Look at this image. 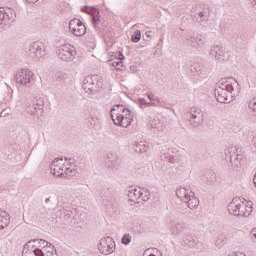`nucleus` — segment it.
<instances>
[{
	"label": "nucleus",
	"instance_id": "1",
	"mask_svg": "<svg viewBox=\"0 0 256 256\" xmlns=\"http://www.w3.org/2000/svg\"><path fill=\"white\" fill-rule=\"evenodd\" d=\"M45 107V100L42 97H34L26 107V113L32 117H41Z\"/></svg>",
	"mask_w": 256,
	"mask_h": 256
},
{
	"label": "nucleus",
	"instance_id": "2",
	"mask_svg": "<svg viewBox=\"0 0 256 256\" xmlns=\"http://www.w3.org/2000/svg\"><path fill=\"white\" fill-rule=\"evenodd\" d=\"M103 87L101 81H99V77L97 75L86 76L83 80L82 88L85 93H89L93 95L94 93H99V89Z\"/></svg>",
	"mask_w": 256,
	"mask_h": 256
},
{
	"label": "nucleus",
	"instance_id": "3",
	"mask_svg": "<svg viewBox=\"0 0 256 256\" xmlns=\"http://www.w3.org/2000/svg\"><path fill=\"white\" fill-rule=\"evenodd\" d=\"M232 84H227L224 87L215 88L214 93L216 100L219 103H231L233 96L231 95L234 91Z\"/></svg>",
	"mask_w": 256,
	"mask_h": 256
},
{
	"label": "nucleus",
	"instance_id": "4",
	"mask_svg": "<svg viewBox=\"0 0 256 256\" xmlns=\"http://www.w3.org/2000/svg\"><path fill=\"white\" fill-rule=\"evenodd\" d=\"M33 77L34 74L31 70L23 68L18 70L15 79L16 83H19V85H23L24 87H33V85H35V78Z\"/></svg>",
	"mask_w": 256,
	"mask_h": 256
},
{
	"label": "nucleus",
	"instance_id": "5",
	"mask_svg": "<svg viewBox=\"0 0 256 256\" xmlns=\"http://www.w3.org/2000/svg\"><path fill=\"white\" fill-rule=\"evenodd\" d=\"M56 54L58 59L61 61L69 62L75 59L77 52L75 51V47H73L71 44H64L58 47Z\"/></svg>",
	"mask_w": 256,
	"mask_h": 256
},
{
	"label": "nucleus",
	"instance_id": "6",
	"mask_svg": "<svg viewBox=\"0 0 256 256\" xmlns=\"http://www.w3.org/2000/svg\"><path fill=\"white\" fill-rule=\"evenodd\" d=\"M187 117L190 121L191 127L194 129L199 127V125L204 121L203 111L199 107L190 108V111L187 113Z\"/></svg>",
	"mask_w": 256,
	"mask_h": 256
},
{
	"label": "nucleus",
	"instance_id": "7",
	"mask_svg": "<svg viewBox=\"0 0 256 256\" xmlns=\"http://www.w3.org/2000/svg\"><path fill=\"white\" fill-rule=\"evenodd\" d=\"M228 212L235 217L245 215V204L241 201V198H233L228 204Z\"/></svg>",
	"mask_w": 256,
	"mask_h": 256
},
{
	"label": "nucleus",
	"instance_id": "8",
	"mask_svg": "<svg viewBox=\"0 0 256 256\" xmlns=\"http://www.w3.org/2000/svg\"><path fill=\"white\" fill-rule=\"evenodd\" d=\"M28 55L33 59H41V57H45V44L40 41L33 42L28 48Z\"/></svg>",
	"mask_w": 256,
	"mask_h": 256
},
{
	"label": "nucleus",
	"instance_id": "9",
	"mask_svg": "<svg viewBox=\"0 0 256 256\" xmlns=\"http://www.w3.org/2000/svg\"><path fill=\"white\" fill-rule=\"evenodd\" d=\"M69 30L75 35V37H83V35L87 33V27L85 26L83 21L78 18L70 20Z\"/></svg>",
	"mask_w": 256,
	"mask_h": 256
},
{
	"label": "nucleus",
	"instance_id": "10",
	"mask_svg": "<svg viewBox=\"0 0 256 256\" xmlns=\"http://www.w3.org/2000/svg\"><path fill=\"white\" fill-rule=\"evenodd\" d=\"M98 250L102 255H111L115 251V241L113 238H102L98 244Z\"/></svg>",
	"mask_w": 256,
	"mask_h": 256
},
{
	"label": "nucleus",
	"instance_id": "11",
	"mask_svg": "<svg viewBox=\"0 0 256 256\" xmlns=\"http://www.w3.org/2000/svg\"><path fill=\"white\" fill-rule=\"evenodd\" d=\"M209 57L214 59V61H219V63H225L227 61V57L225 56V49L223 46H213L210 49Z\"/></svg>",
	"mask_w": 256,
	"mask_h": 256
},
{
	"label": "nucleus",
	"instance_id": "12",
	"mask_svg": "<svg viewBox=\"0 0 256 256\" xmlns=\"http://www.w3.org/2000/svg\"><path fill=\"white\" fill-rule=\"evenodd\" d=\"M81 11L82 13H86V15H90L92 17L94 27L99 25V21H101V13L99 12V9L94 6H84Z\"/></svg>",
	"mask_w": 256,
	"mask_h": 256
},
{
	"label": "nucleus",
	"instance_id": "13",
	"mask_svg": "<svg viewBox=\"0 0 256 256\" xmlns=\"http://www.w3.org/2000/svg\"><path fill=\"white\" fill-rule=\"evenodd\" d=\"M185 41L188 43V45H191V47H201L205 44V37L199 34H197L196 36L187 34L185 36Z\"/></svg>",
	"mask_w": 256,
	"mask_h": 256
},
{
	"label": "nucleus",
	"instance_id": "14",
	"mask_svg": "<svg viewBox=\"0 0 256 256\" xmlns=\"http://www.w3.org/2000/svg\"><path fill=\"white\" fill-rule=\"evenodd\" d=\"M59 161L63 162V158H56L50 164V169L54 177H65L63 166H59Z\"/></svg>",
	"mask_w": 256,
	"mask_h": 256
},
{
	"label": "nucleus",
	"instance_id": "15",
	"mask_svg": "<svg viewBox=\"0 0 256 256\" xmlns=\"http://www.w3.org/2000/svg\"><path fill=\"white\" fill-rule=\"evenodd\" d=\"M105 165L108 169H119V166L121 165V161L119 160V156L116 153H110L108 154V157L106 158Z\"/></svg>",
	"mask_w": 256,
	"mask_h": 256
},
{
	"label": "nucleus",
	"instance_id": "16",
	"mask_svg": "<svg viewBox=\"0 0 256 256\" xmlns=\"http://www.w3.org/2000/svg\"><path fill=\"white\" fill-rule=\"evenodd\" d=\"M187 229V226H185V223L183 222H174L171 224L170 232L171 235L179 236L181 233H183Z\"/></svg>",
	"mask_w": 256,
	"mask_h": 256
},
{
	"label": "nucleus",
	"instance_id": "17",
	"mask_svg": "<svg viewBox=\"0 0 256 256\" xmlns=\"http://www.w3.org/2000/svg\"><path fill=\"white\" fill-rule=\"evenodd\" d=\"M29 247H35V245H33V241H28L23 248L22 251V256H40L38 255V251H41V249L36 248L34 250H30Z\"/></svg>",
	"mask_w": 256,
	"mask_h": 256
},
{
	"label": "nucleus",
	"instance_id": "18",
	"mask_svg": "<svg viewBox=\"0 0 256 256\" xmlns=\"http://www.w3.org/2000/svg\"><path fill=\"white\" fill-rule=\"evenodd\" d=\"M122 113H127L126 117L122 116V123L120 124V127H123L124 129H127L131 123H133V116L131 115V110L128 108H123Z\"/></svg>",
	"mask_w": 256,
	"mask_h": 256
},
{
	"label": "nucleus",
	"instance_id": "19",
	"mask_svg": "<svg viewBox=\"0 0 256 256\" xmlns=\"http://www.w3.org/2000/svg\"><path fill=\"white\" fill-rule=\"evenodd\" d=\"M191 194L184 201L185 205H187L188 209H197L199 207V198L195 197L194 192H190Z\"/></svg>",
	"mask_w": 256,
	"mask_h": 256
},
{
	"label": "nucleus",
	"instance_id": "20",
	"mask_svg": "<svg viewBox=\"0 0 256 256\" xmlns=\"http://www.w3.org/2000/svg\"><path fill=\"white\" fill-rule=\"evenodd\" d=\"M13 15L11 9H8V12H6L3 8H0V25H7L13 19Z\"/></svg>",
	"mask_w": 256,
	"mask_h": 256
},
{
	"label": "nucleus",
	"instance_id": "21",
	"mask_svg": "<svg viewBox=\"0 0 256 256\" xmlns=\"http://www.w3.org/2000/svg\"><path fill=\"white\" fill-rule=\"evenodd\" d=\"M11 223V217L7 211L0 212V229H5Z\"/></svg>",
	"mask_w": 256,
	"mask_h": 256
},
{
	"label": "nucleus",
	"instance_id": "22",
	"mask_svg": "<svg viewBox=\"0 0 256 256\" xmlns=\"http://www.w3.org/2000/svg\"><path fill=\"white\" fill-rule=\"evenodd\" d=\"M190 194L191 190L186 187H180L176 190V196L180 201H185Z\"/></svg>",
	"mask_w": 256,
	"mask_h": 256
},
{
	"label": "nucleus",
	"instance_id": "23",
	"mask_svg": "<svg viewBox=\"0 0 256 256\" xmlns=\"http://www.w3.org/2000/svg\"><path fill=\"white\" fill-rule=\"evenodd\" d=\"M128 198L129 201H135L136 199H141V195H143L141 193V188L137 189L135 187H132L129 191H128Z\"/></svg>",
	"mask_w": 256,
	"mask_h": 256
},
{
	"label": "nucleus",
	"instance_id": "24",
	"mask_svg": "<svg viewBox=\"0 0 256 256\" xmlns=\"http://www.w3.org/2000/svg\"><path fill=\"white\" fill-rule=\"evenodd\" d=\"M197 243H199V240H197V237L193 235H186L184 238V244L188 247H197Z\"/></svg>",
	"mask_w": 256,
	"mask_h": 256
},
{
	"label": "nucleus",
	"instance_id": "25",
	"mask_svg": "<svg viewBox=\"0 0 256 256\" xmlns=\"http://www.w3.org/2000/svg\"><path fill=\"white\" fill-rule=\"evenodd\" d=\"M147 149L148 147L144 144V142H135L133 146V150L135 151V153H147Z\"/></svg>",
	"mask_w": 256,
	"mask_h": 256
},
{
	"label": "nucleus",
	"instance_id": "26",
	"mask_svg": "<svg viewBox=\"0 0 256 256\" xmlns=\"http://www.w3.org/2000/svg\"><path fill=\"white\" fill-rule=\"evenodd\" d=\"M53 244L49 245V250L47 248H44L43 250H38V255L40 256H59L57 255V251L55 253L53 252Z\"/></svg>",
	"mask_w": 256,
	"mask_h": 256
},
{
	"label": "nucleus",
	"instance_id": "27",
	"mask_svg": "<svg viewBox=\"0 0 256 256\" xmlns=\"http://www.w3.org/2000/svg\"><path fill=\"white\" fill-rule=\"evenodd\" d=\"M30 241H32V243H37L38 247H42L41 251H43L45 248H47V251H49V246L51 245V243L43 239H34Z\"/></svg>",
	"mask_w": 256,
	"mask_h": 256
},
{
	"label": "nucleus",
	"instance_id": "28",
	"mask_svg": "<svg viewBox=\"0 0 256 256\" xmlns=\"http://www.w3.org/2000/svg\"><path fill=\"white\" fill-rule=\"evenodd\" d=\"M253 212V202L248 201L247 205L244 204V214H241L240 217H249Z\"/></svg>",
	"mask_w": 256,
	"mask_h": 256
},
{
	"label": "nucleus",
	"instance_id": "29",
	"mask_svg": "<svg viewBox=\"0 0 256 256\" xmlns=\"http://www.w3.org/2000/svg\"><path fill=\"white\" fill-rule=\"evenodd\" d=\"M123 107V104H117L115 105L114 108L111 109L110 111V117L115 125V122H116V118H117V111H119V109H121Z\"/></svg>",
	"mask_w": 256,
	"mask_h": 256
},
{
	"label": "nucleus",
	"instance_id": "30",
	"mask_svg": "<svg viewBox=\"0 0 256 256\" xmlns=\"http://www.w3.org/2000/svg\"><path fill=\"white\" fill-rule=\"evenodd\" d=\"M161 158L168 161V163H177L179 161V157L173 156L169 153H164L163 155H161Z\"/></svg>",
	"mask_w": 256,
	"mask_h": 256
},
{
	"label": "nucleus",
	"instance_id": "31",
	"mask_svg": "<svg viewBox=\"0 0 256 256\" xmlns=\"http://www.w3.org/2000/svg\"><path fill=\"white\" fill-rule=\"evenodd\" d=\"M140 193L142 194L140 195L142 201H149L151 199V192H149V189H140Z\"/></svg>",
	"mask_w": 256,
	"mask_h": 256
},
{
	"label": "nucleus",
	"instance_id": "32",
	"mask_svg": "<svg viewBox=\"0 0 256 256\" xmlns=\"http://www.w3.org/2000/svg\"><path fill=\"white\" fill-rule=\"evenodd\" d=\"M132 43H139L141 41V32L137 30L131 38Z\"/></svg>",
	"mask_w": 256,
	"mask_h": 256
},
{
	"label": "nucleus",
	"instance_id": "33",
	"mask_svg": "<svg viewBox=\"0 0 256 256\" xmlns=\"http://www.w3.org/2000/svg\"><path fill=\"white\" fill-rule=\"evenodd\" d=\"M190 71L191 73H199V71H201V65H199L197 62H194L190 65Z\"/></svg>",
	"mask_w": 256,
	"mask_h": 256
},
{
	"label": "nucleus",
	"instance_id": "34",
	"mask_svg": "<svg viewBox=\"0 0 256 256\" xmlns=\"http://www.w3.org/2000/svg\"><path fill=\"white\" fill-rule=\"evenodd\" d=\"M123 114L119 113V109L116 112V118H115V125H117V127H120L121 123H123Z\"/></svg>",
	"mask_w": 256,
	"mask_h": 256
},
{
	"label": "nucleus",
	"instance_id": "35",
	"mask_svg": "<svg viewBox=\"0 0 256 256\" xmlns=\"http://www.w3.org/2000/svg\"><path fill=\"white\" fill-rule=\"evenodd\" d=\"M112 67L117 69V71H123V62L121 60L120 61H114V62H112Z\"/></svg>",
	"mask_w": 256,
	"mask_h": 256
},
{
	"label": "nucleus",
	"instance_id": "36",
	"mask_svg": "<svg viewBox=\"0 0 256 256\" xmlns=\"http://www.w3.org/2000/svg\"><path fill=\"white\" fill-rule=\"evenodd\" d=\"M131 239L132 237L130 234H125L121 240L122 245H129V243H131Z\"/></svg>",
	"mask_w": 256,
	"mask_h": 256
},
{
	"label": "nucleus",
	"instance_id": "37",
	"mask_svg": "<svg viewBox=\"0 0 256 256\" xmlns=\"http://www.w3.org/2000/svg\"><path fill=\"white\" fill-rule=\"evenodd\" d=\"M67 77H68L67 74H65L63 72H58L55 75V78L57 79V81H61V82L65 81L67 79Z\"/></svg>",
	"mask_w": 256,
	"mask_h": 256
},
{
	"label": "nucleus",
	"instance_id": "38",
	"mask_svg": "<svg viewBox=\"0 0 256 256\" xmlns=\"http://www.w3.org/2000/svg\"><path fill=\"white\" fill-rule=\"evenodd\" d=\"M228 79H233V77L220 79L219 82L216 83V88L225 87Z\"/></svg>",
	"mask_w": 256,
	"mask_h": 256
},
{
	"label": "nucleus",
	"instance_id": "39",
	"mask_svg": "<svg viewBox=\"0 0 256 256\" xmlns=\"http://www.w3.org/2000/svg\"><path fill=\"white\" fill-rule=\"evenodd\" d=\"M146 97H148V99L150 101H155L156 103H161V99H159V97H155V94H153V93L146 94Z\"/></svg>",
	"mask_w": 256,
	"mask_h": 256
},
{
	"label": "nucleus",
	"instance_id": "40",
	"mask_svg": "<svg viewBox=\"0 0 256 256\" xmlns=\"http://www.w3.org/2000/svg\"><path fill=\"white\" fill-rule=\"evenodd\" d=\"M111 205H112V207H114V208L119 207V199H118V198L112 199V200H111Z\"/></svg>",
	"mask_w": 256,
	"mask_h": 256
},
{
	"label": "nucleus",
	"instance_id": "41",
	"mask_svg": "<svg viewBox=\"0 0 256 256\" xmlns=\"http://www.w3.org/2000/svg\"><path fill=\"white\" fill-rule=\"evenodd\" d=\"M146 107H159V104L157 102L150 100V102H147Z\"/></svg>",
	"mask_w": 256,
	"mask_h": 256
},
{
	"label": "nucleus",
	"instance_id": "42",
	"mask_svg": "<svg viewBox=\"0 0 256 256\" xmlns=\"http://www.w3.org/2000/svg\"><path fill=\"white\" fill-rule=\"evenodd\" d=\"M250 239L252 241H255L256 240V228L252 229L251 232H250Z\"/></svg>",
	"mask_w": 256,
	"mask_h": 256
},
{
	"label": "nucleus",
	"instance_id": "43",
	"mask_svg": "<svg viewBox=\"0 0 256 256\" xmlns=\"http://www.w3.org/2000/svg\"><path fill=\"white\" fill-rule=\"evenodd\" d=\"M138 103L147 107V100H145L144 98H138Z\"/></svg>",
	"mask_w": 256,
	"mask_h": 256
},
{
	"label": "nucleus",
	"instance_id": "44",
	"mask_svg": "<svg viewBox=\"0 0 256 256\" xmlns=\"http://www.w3.org/2000/svg\"><path fill=\"white\" fill-rule=\"evenodd\" d=\"M25 1H26V3H29L31 5H35V3H37V1H39V0H25Z\"/></svg>",
	"mask_w": 256,
	"mask_h": 256
},
{
	"label": "nucleus",
	"instance_id": "45",
	"mask_svg": "<svg viewBox=\"0 0 256 256\" xmlns=\"http://www.w3.org/2000/svg\"><path fill=\"white\" fill-rule=\"evenodd\" d=\"M205 13V11L198 12V16L200 17V19H203V17H205Z\"/></svg>",
	"mask_w": 256,
	"mask_h": 256
},
{
	"label": "nucleus",
	"instance_id": "46",
	"mask_svg": "<svg viewBox=\"0 0 256 256\" xmlns=\"http://www.w3.org/2000/svg\"><path fill=\"white\" fill-rule=\"evenodd\" d=\"M65 161H70V165H73V163H75L74 158H65Z\"/></svg>",
	"mask_w": 256,
	"mask_h": 256
},
{
	"label": "nucleus",
	"instance_id": "47",
	"mask_svg": "<svg viewBox=\"0 0 256 256\" xmlns=\"http://www.w3.org/2000/svg\"><path fill=\"white\" fill-rule=\"evenodd\" d=\"M250 3L254 9H256V0H250Z\"/></svg>",
	"mask_w": 256,
	"mask_h": 256
},
{
	"label": "nucleus",
	"instance_id": "48",
	"mask_svg": "<svg viewBox=\"0 0 256 256\" xmlns=\"http://www.w3.org/2000/svg\"><path fill=\"white\" fill-rule=\"evenodd\" d=\"M119 59H120V61H123V59H125V56L121 52L119 53Z\"/></svg>",
	"mask_w": 256,
	"mask_h": 256
},
{
	"label": "nucleus",
	"instance_id": "49",
	"mask_svg": "<svg viewBox=\"0 0 256 256\" xmlns=\"http://www.w3.org/2000/svg\"><path fill=\"white\" fill-rule=\"evenodd\" d=\"M229 154H231V151L225 150V155H226V157H227V155H229Z\"/></svg>",
	"mask_w": 256,
	"mask_h": 256
},
{
	"label": "nucleus",
	"instance_id": "50",
	"mask_svg": "<svg viewBox=\"0 0 256 256\" xmlns=\"http://www.w3.org/2000/svg\"><path fill=\"white\" fill-rule=\"evenodd\" d=\"M216 245L219 247V245H221V244H219V240H217L216 241Z\"/></svg>",
	"mask_w": 256,
	"mask_h": 256
},
{
	"label": "nucleus",
	"instance_id": "51",
	"mask_svg": "<svg viewBox=\"0 0 256 256\" xmlns=\"http://www.w3.org/2000/svg\"><path fill=\"white\" fill-rule=\"evenodd\" d=\"M146 37H151V36L149 35V32H146Z\"/></svg>",
	"mask_w": 256,
	"mask_h": 256
},
{
	"label": "nucleus",
	"instance_id": "52",
	"mask_svg": "<svg viewBox=\"0 0 256 256\" xmlns=\"http://www.w3.org/2000/svg\"><path fill=\"white\" fill-rule=\"evenodd\" d=\"M46 203H49V198H46Z\"/></svg>",
	"mask_w": 256,
	"mask_h": 256
},
{
	"label": "nucleus",
	"instance_id": "53",
	"mask_svg": "<svg viewBox=\"0 0 256 256\" xmlns=\"http://www.w3.org/2000/svg\"><path fill=\"white\" fill-rule=\"evenodd\" d=\"M232 159H233V156L230 155V161H232Z\"/></svg>",
	"mask_w": 256,
	"mask_h": 256
},
{
	"label": "nucleus",
	"instance_id": "54",
	"mask_svg": "<svg viewBox=\"0 0 256 256\" xmlns=\"http://www.w3.org/2000/svg\"><path fill=\"white\" fill-rule=\"evenodd\" d=\"M149 256H157V255H155V254H150Z\"/></svg>",
	"mask_w": 256,
	"mask_h": 256
},
{
	"label": "nucleus",
	"instance_id": "55",
	"mask_svg": "<svg viewBox=\"0 0 256 256\" xmlns=\"http://www.w3.org/2000/svg\"><path fill=\"white\" fill-rule=\"evenodd\" d=\"M235 83H237V85H239V83L237 82V80H235Z\"/></svg>",
	"mask_w": 256,
	"mask_h": 256
},
{
	"label": "nucleus",
	"instance_id": "56",
	"mask_svg": "<svg viewBox=\"0 0 256 256\" xmlns=\"http://www.w3.org/2000/svg\"><path fill=\"white\" fill-rule=\"evenodd\" d=\"M236 160L239 161V157H237Z\"/></svg>",
	"mask_w": 256,
	"mask_h": 256
},
{
	"label": "nucleus",
	"instance_id": "57",
	"mask_svg": "<svg viewBox=\"0 0 256 256\" xmlns=\"http://www.w3.org/2000/svg\"><path fill=\"white\" fill-rule=\"evenodd\" d=\"M211 181H213V177H211Z\"/></svg>",
	"mask_w": 256,
	"mask_h": 256
}]
</instances>
